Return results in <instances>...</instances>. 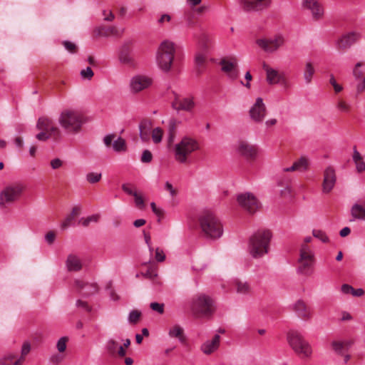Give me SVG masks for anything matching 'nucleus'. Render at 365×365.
Returning a JSON list of instances; mask_svg holds the SVG:
<instances>
[{
  "label": "nucleus",
  "mask_w": 365,
  "mask_h": 365,
  "mask_svg": "<svg viewBox=\"0 0 365 365\" xmlns=\"http://www.w3.org/2000/svg\"><path fill=\"white\" fill-rule=\"evenodd\" d=\"M201 145L200 141L194 136L183 135L173 147V154L175 161L180 164H185L192 154L200 151Z\"/></svg>",
  "instance_id": "f257e3e1"
},
{
  "label": "nucleus",
  "mask_w": 365,
  "mask_h": 365,
  "mask_svg": "<svg viewBox=\"0 0 365 365\" xmlns=\"http://www.w3.org/2000/svg\"><path fill=\"white\" fill-rule=\"evenodd\" d=\"M272 232L268 230H260L255 232L250 238L248 252L254 258H260L267 255L270 248Z\"/></svg>",
  "instance_id": "f03ea898"
},
{
  "label": "nucleus",
  "mask_w": 365,
  "mask_h": 365,
  "mask_svg": "<svg viewBox=\"0 0 365 365\" xmlns=\"http://www.w3.org/2000/svg\"><path fill=\"white\" fill-rule=\"evenodd\" d=\"M176 53L175 42L165 39L160 42L155 54V63L163 72H169L173 64Z\"/></svg>",
  "instance_id": "7ed1b4c3"
},
{
  "label": "nucleus",
  "mask_w": 365,
  "mask_h": 365,
  "mask_svg": "<svg viewBox=\"0 0 365 365\" xmlns=\"http://www.w3.org/2000/svg\"><path fill=\"white\" fill-rule=\"evenodd\" d=\"M199 220L202 232L207 238L217 240L222 237V225L214 212L210 210L203 211Z\"/></svg>",
  "instance_id": "20e7f679"
},
{
  "label": "nucleus",
  "mask_w": 365,
  "mask_h": 365,
  "mask_svg": "<svg viewBox=\"0 0 365 365\" xmlns=\"http://www.w3.org/2000/svg\"><path fill=\"white\" fill-rule=\"evenodd\" d=\"M84 123L83 114L74 108H66L60 113L58 123L67 133H78Z\"/></svg>",
  "instance_id": "39448f33"
},
{
  "label": "nucleus",
  "mask_w": 365,
  "mask_h": 365,
  "mask_svg": "<svg viewBox=\"0 0 365 365\" xmlns=\"http://www.w3.org/2000/svg\"><path fill=\"white\" fill-rule=\"evenodd\" d=\"M287 341L292 350L303 359H310L313 350L310 344L297 331L291 330L287 334Z\"/></svg>",
  "instance_id": "423d86ee"
},
{
  "label": "nucleus",
  "mask_w": 365,
  "mask_h": 365,
  "mask_svg": "<svg viewBox=\"0 0 365 365\" xmlns=\"http://www.w3.org/2000/svg\"><path fill=\"white\" fill-rule=\"evenodd\" d=\"M298 272L309 276L314 272L315 256L312 249L307 245H301L299 250Z\"/></svg>",
  "instance_id": "0eeeda50"
},
{
  "label": "nucleus",
  "mask_w": 365,
  "mask_h": 365,
  "mask_svg": "<svg viewBox=\"0 0 365 365\" xmlns=\"http://www.w3.org/2000/svg\"><path fill=\"white\" fill-rule=\"evenodd\" d=\"M24 191V186L20 183L6 185L0 192V207H4L17 201Z\"/></svg>",
  "instance_id": "6e6552de"
},
{
  "label": "nucleus",
  "mask_w": 365,
  "mask_h": 365,
  "mask_svg": "<svg viewBox=\"0 0 365 365\" xmlns=\"http://www.w3.org/2000/svg\"><path fill=\"white\" fill-rule=\"evenodd\" d=\"M36 128L40 132L36 134V138L40 141H45L59 133L58 128L56 126L53 121L47 117L39 118Z\"/></svg>",
  "instance_id": "1a4fd4ad"
},
{
  "label": "nucleus",
  "mask_w": 365,
  "mask_h": 365,
  "mask_svg": "<svg viewBox=\"0 0 365 365\" xmlns=\"http://www.w3.org/2000/svg\"><path fill=\"white\" fill-rule=\"evenodd\" d=\"M284 43V38L282 34L264 36L256 40V44L264 52L272 53L277 51Z\"/></svg>",
  "instance_id": "9d476101"
},
{
  "label": "nucleus",
  "mask_w": 365,
  "mask_h": 365,
  "mask_svg": "<svg viewBox=\"0 0 365 365\" xmlns=\"http://www.w3.org/2000/svg\"><path fill=\"white\" fill-rule=\"evenodd\" d=\"M191 309L195 314H210L213 312V302L209 297L200 294L193 298Z\"/></svg>",
  "instance_id": "9b49d317"
},
{
  "label": "nucleus",
  "mask_w": 365,
  "mask_h": 365,
  "mask_svg": "<svg viewBox=\"0 0 365 365\" xmlns=\"http://www.w3.org/2000/svg\"><path fill=\"white\" fill-rule=\"evenodd\" d=\"M153 83V78L148 76L138 74L133 76L129 81V88L131 93H138L149 88Z\"/></svg>",
  "instance_id": "f8f14e48"
},
{
  "label": "nucleus",
  "mask_w": 365,
  "mask_h": 365,
  "mask_svg": "<svg viewBox=\"0 0 365 365\" xmlns=\"http://www.w3.org/2000/svg\"><path fill=\"white\" fill-rule=\"evenodd\" d=\"M238 205L249 213H255L260 207L257 197L250 192L241 193L237 195Z\"/></svg>",
  "instance_id": "ddd939ff"
},
{
  "label": "nucleus",
  "mask_w": 365,
  "mask_h": 365,
  "mask_svg": "<svg viewBox=\"0 0 365 365\" xmlns=\"http://www.w3.org/2000/svg\"><path fill=\"white\" fill-rule=\"evenodd\" d=\"M337 177L335 168L329 165L323 171V181L322 185V191L324 194L330 193L335 187Z\"/></svg>",
  "instance_id": "4468645a"
},
{
  "label": "nucleus",
  "mask_w": 365,
  "mask_h": 365,
  "mask_svg": "<svg viewBox=\"0 0 365 365\" xmlns=\"http://www.w3.org/2000/svg\"><path fill=\"white\" fill-rule=\"evenodd\" d=\"M118 58L121 64L128 68H135L137 67V61L132 50L128 45H123L120 47Z\"/></svg>",
  "instance_id": "2eb2a0df"
},
{
  "label": "nucleus",
  "mask_w": 365,
  "mask_h": 365,
  "mask_svg": "<svg viewBox=\"0 0 365 365\" xmlns=\"http://www.w3.org/2000/svg\"><path fill=\"white\" fill-rule=\"evenodd\" d=\"M221 70L231 80H235L239 75L237 60L235 58H223L220 61Z\"/></svg>",
  "instance_id": "dca6fc26"
},
{
  "label": "nucleus",
  "mask_w": 365,
  "mask_h": 365,
  "mask_svg": "<svg viewBox=\"0 0 365 365\" xmlns=\"http://www.w3.org/2000/svg\"><path fill=\"white\" fill-rule=\"evenodd\" d=\"M272 0H241V7L247 11H262L270 6Z\"/></svg>",
  "instance_id": "f3484780"
},
{
  "label": "nucleus",
  "mask_w": 365,
  "mask_h": 365,
  "mask_svg": "<svg viewBox=\"0 0 365 365\" xmlns=\"http://www.w3.org/2000/svg\"><path fill=\"white\" fill-rule=\"evenodd\" d=\"M263 68L266 72L267 81L269 84H279L284 87L287 86V81L284 73L279 72L265 64L263 66Z\"/></svg>",
  "instance_id": "a211bd4d"
},
{
  "label": "nucleus",
  "mask_w": 365,
  "mask_h": 365,
  "mask_svg": "<svg viewBox=\"0 0 365 365\" xmlns=\"http://www.w3.org/2000/svg\"><path fill=\"white\" fill-rule=\"evenodd\" d=\"M267 114V108L263 102V99L260 97L257 98L255 103L250 109V115L252 120L255 122H262Z\"/></svg>",
  "instance_id": "6ab92c4d"
},
{
  "label": "nucleus",
  "mask_w": 365,
  "mask_h": 365,
  "mask_svg": "<svg viewBox=\"0 0 365 365\" xmlns=\"http://www.w3.org/2000/svg\"><path fill=\"white\" fill-rule=\"evenodd\" d=\"M361 38V34L357 31H350L342 35L336 42V47L339 49L346 50L349 48L353 44L358 41Z\"/></svg>",
  "instance_id": "aec40b11"
},
{
  "label": "nucleus",
  "mask_w": 365,
  "mask_h": 365,
  "mask_svg": "<svg viewBox=\"0 0 365 365\" xmlns=\"http://www.w3.org/2000/svg\"><path fill=\"white\" fill-rule=\"evenodd\" d=\"M304 6L309 10L314 19H320L323 17L324 6L318 0H304Z\"/></svg>",
  "instance_id": "412c9836"
},
{
  "label": "nucleus",
  "mask_w": 365,
  "mask_h": 365,
  "mask_svg": "<svg viewBox=\"0 0 365 365\" xmlns=\"http://www.w3.org/2000/svg\"><path fill=\"white\" fill-rule=\"evenodd\" d=\"M220 344V336L216 334L211 339L206 340L202 344L200 350L203 354L210 355L218 349Z\"/></svg>",
  "instance_id": "4be33fe9"
},
{
  "label": "nucleus",
  "mask_w": 365,
  "mask_h": 365,
  "mask_svg": "<svg viewBox=\"0 0 365 365\" xmlns=\"http://www.w3.org/2000/svg\"><path fill=\"white\" fill-rule=\"evenodd\" d=\"M173 103L175 109L185 111H191L195 107L194 98L191 96H176Z\"/></svg>",
  "instance_id": "5701e85b"
},
{
  "label": "nucleus",
  "mask_w": 365,
  "mask_h": 365,
  "mask_svg": "<svg viewBox=\"0 0 365 365\" xmlns=\"http://www.w3.org/2000/svg\"><path fill=\"white\" fill-rule=\"evenodd\" d=\"M235 148L239 154L246 158H252L257 154V148L245 141L240 140L237 142L235 145Z\"/></svg>",
  "instance_id": "b1692460"
},
{
  "label": "nucleus",
  "mask_w": 365,
  "mask_h": 365,
  "mask_svg": "<svg viewBox=\"0 0 365 365\" xmlns=\"http://www.w3.org/2000/svg\"><path fill=\"white\" fill-rule=\"evenodd\" d=\"M123 33V31H120L115 26H99L94 29V34L98 37H108L110 36H120Z\"/></svg>",
  "instance_id": "393cba45"
},
{
  "label": "nucleus",
  "mask_w": 365,
  "mask_h": 365,
  "mask_svg": "<svg viewBox=\"0 0 365 365\" xmlns=\"http://www.w3.org/2000/svg\"><path fill=\"white\" fill-rule=\"evenodd\" d=\"M293 309L297 315L304 319H309L312 317V312L302 300H298L293 305Z\"/></svg>",
  "instance_id": "a878e982"
},
{
  "label": "nucleus",
  "mask_w": 365,
  "mask_h": 365,
  "mask_svg": "<svg viewBox=\"0 0 365 365\" xmlns=\"http://www.w3.org/2000/svg\"><path fill=\"white\" fill-rule=\"evenodd\" d=\"M362 66V63L359 62L355 65L353 69V75L358 81L356 88L359 92H362L365 89V76L360 69Z\"/></svg>",
  "instance_id": "bb28decb"
},
{
  "label": "nucleus",
  "mask_w": 365,
  "mask_h": 365,
  "mask_svg": "<svg viewBox=\"0 0 365 365\" xmlns=\"http://www.w3.org/2000/svg\"><path fill=\"white\" fill-rule=\"evenodd\" d=\"M66 267L69 271H78L82 267L81 260L76 255H69L66 259Z\"/></svg>",
  "instance_id": "cd10ccee"
},
{
  "label": "nucleus",
  "mask_w": 365,
  "mask_h": 365,
  "mask_svg": "<svg viewBox=\"0 0 365 365\" xmlns=\"http://www.w3.org/2000/svg\"><path fill=\"white\" fill-rule=\"evenodd\" d=\"M351 213L354 218L365 221V202L361 204H354L351 209Z\"/></svg>",
  "instance_id": "c85d7f7f"
},
{
  "label": "nucleus",
  "mask_w": 365,
  "mask_h": 365,
  "mask_svg": "<svg viewBox=\"0 0 365 365\" xmlns=\"http://www.w3.org/2000/svg\"><path fill=\"white\" fill-rule=\"evenodd\" d=\"M233 287H235L236 292L242 295L249 294L251 290L250 284L247 282L240 279H235L233 282Z\"/></svg>",
  "instance_id": "c756f323"
},
{
  "label": "nucleus",
  "mask_w": 365,
  "mask_h": 365,
  "mask_svg": "<svg viewBox=\"0 0 365 365\" xmlns=\"http://www.w3.org/2000/svg\"><path fill=\"white\" fill-rule=\"evenodd\" d=\"M168 334L172 338H177L181 343L185 341L183 329L178 324L172 326L169 329Z\"/></svg>",
  "instance_id": "7c9ffc66"
},
{
  "label": "nucleus",
  "mask_w": 365,
  "mask_h": 365,
  "mask_svg": "<svg viewBox=\"0 0 365 365\" xmlns=\"http://www.w3.org/2000/svg\"><path fill=\"white\" fill-rule=\"evenodd\" d=\"M353 160L356 165V170L359 173L365 171V162L364 161L361 154L356 150H354Z\"/></svg>",
  "instance_id": "2f4dec72"
},
{
  "label": "nucleus",
  "mask_w": 365,
  "mask_h": 365,
  "mask_svg": "<svg viewBox=\"0 0 365 365\" xmlns=\"http://www.w3.org/2000/svg\"><path fill=\"white\" fill-rule=\"evenodd\" d=\"M341 292L346 294H351L354 297H361L364 294V292L362 289H354L351 285L344 284L341 286Z\"/></svg>",
  "instance_id": "473e14b6"
},
{
  "label": "nucleus",
  "mask_w": 365,
  "mask_h": 365,
  "mask_svg": "<svg viewBox=\"0 0 365 365\" xmlns=\"http://www.w3.org/2000/svg\"><path fill=\"white\" fill-rule=\"evenodd\" d=\"M315 69L311 62H307L304 71V78L307 83H311L313 76L314 74Z\"/></svg>",
  "instance_id": "72a5a7b5"
},
{
  "label": "nucleus",
  "mask_w": 365,
  "mask_h": 365,
  "mask_svg": "<svg viewBox=\"0 0 365 365\" xmlns=\"http://www.w3.org/2000/svg\"><path fill=\"white\" fill-rule=\"evenodd\" d=\"M164 135L163 130L160 127H156L152 130L151 138L155 144H159L163 140Z\"/></svg>",
  "instance_id": "f704fd0d"
},
{
  "label": "nucleus",
  "mask_w": 365,
  "mask_h": 365,
  "mask_svg": "<svg viewBox=\"0 0 365 365\" xmlns=\"http://www.w3.org/2000/svg\"><path fill=\"white\" fill-rule=\"evenodd\" d=\"M296 170L298 171H305L309 165V160L306 157H301L299 160L294 163Z\"/></svg>",
  "instance_id": "c9c22d12"
},
{
  "label": "nucleus",
  "mask_w": 365,
  "mask_h": 365,
  "mask_svg": "<svg viewBox=\"0 0 365 365\" xmlns=\"http://www.w3.org/2000/svg\"><path fill=\"white\" fill-rule=\"evenodd\" d=\"M113 148L115 152H125L126 150V143L124 139L118 138L113 143Z\"/></svg>",
  "instance_id": "e433bc0d"
},
{
  "label": "nucleus",
  "mask_w": 365,
  "mask_h": 365,
  "mask_svg": "<svg viewBox=\"0 0 365 365\" xmlns=\"http://www.w3.org/2000/svg\"><path fill=\"white\" fill-rule=\"evenodd\" d=\"M99 220L98 215H93L88 217H83L79 220L78 223L83 227H87L91 222H97Z\"/></svg>",
  "instance_id": "4c0bfd02"
},
{
  "label": "nucleus",
  "mask_w": 365,
  "mask_h": 365,
  "mask_svg": "<svg viewBox=\"0 0 365 365\" xmlns=\"http://www.w3.org/2000/svg\"><path fill=\"white\" fill-rule=\"evenodd\" d=\"M212 44V40L207 35H203L199 42L200 47L203 50H207Z\"/></svg>",
  "instance_id": "58836bf2"
},
{
  "label": "nucleus",
  "mask_w": 365,
  "mask_h": 365,
  "mask_svg": "<svg viewBox=\"0 0 365 365\" xmlns=\"http://www.w3.org/2000/svg\"><path fill=\"white\" fill-rule=\"evenodd\" d=\"M101 176H102L101 173L91 172V173H88L86 175V180L90 183L93 184V183H96V182L100 181L101 179Z\"/></svg>",
  "instance_id": "ea45409f"
},
{
  "label": "nucleus",
  "mask_w": 365,
  "mask_h": 365,
  "mask_svg": "<svg viewBox=\"0 0 365 365\" xmlns=\"http://www.w3.org/2000/svg\"><path fill=\"white\" fill-rule=\"evenodd\" d=\"M68 341V338L66 336L61 337L58 339L56 344V347L59 352H63L66 351Z\"/></svg>",
  "instance_id": "a19ab883"
},
{
  "label": "nucleus",
  "mask_w": 365,
  "mask_h": 365,
  "mask_svg": "<svg viewBox=\"0 0 365 365\" xmlns=\"http://www.w3.org/2000/svg\"><path fill=\"white\" fill-rule=\"evenodd\" d=\"M141 313L138 310H133L129 313L128 315V322L131 324H135L138 322L140 317Z\"/></svg>",
  "instance_id": "79ce46f5"
},
{
  "label": "nucleus",
  "mask_w": 365,
  "mask_h": 365,
  "mask_svg": "<svg viewBox=\"0 0 365 365\" xmlns=\"http://www.w3.org/2000/svg\"><path fill=\"white\" fill-rule=\"evenodd\" d=\"M313 236L323 242H327L329 241V237L327 236L326 233L320 230H314L312 232Z\"/></svg>",
  "instance_id": "37998d69"
},
{
  "label": "nucleus",
  "mask_w": 365,
  "mask_h": 365,
  "mask_svg": "<svg viewBox=\"0 0 365 365\" xmlns=\"http://www.w3.org/2000/svg\"><path fill=\"white\" fill-rule=\"evenodd\" d=\"M205 59H206V54L205 52L198 51L196 53L195 56V62L197 66H202L204 64V63L205 62Z\"/></svg>",
  "instance_id": "c03bdc74"
},
{
  "label": "nucleus",
  "mask_w": 365,
  "mask_h": 365,
  "mask_svg": "<svg viewBox=\"0 0 365 365\" xmlns=\"http://www.w3.org/2000/svg\"><path fill=\"white\" fill-rule=\"evenodd\" d=\"M119 345L118 343L113 339L107 341L106 348L110 353H115Z\"/></svg>",
  "instance_id": "a18cd8bd"
},
{
  "label": "nucleus",
  "mask_w": 365,
  "mask_h": 365,
  "mask_svg": "<svg viewBox=\"0 0 365 365\" xmlns=\"http://www.w3.org/2000/svg\"><path fill=\"white\" fill-rule=\"evenodd\" d=\"M133 197L135 198V206L140 210L144 209L145 204H144V200H143V196L141 195V194H140L137 192L136 193H133Z\"/></svg>",
  "instance_id": "49530a36"
},
{
  "label": "nucleus",
  "mask_w": 365,
  "mask_h": 365,
  "mask_svg": "<svg viewBox=\"0 0 365 365\" xmlns=\"http://www.w3.org/2000/svg\"><path fill=\"white\" fill-rule=\"evenodd\" d=\"M103 19L106 21H113L115 19V15L113 14L111 9L107 8L102 11Z\"/></svg>",
  "instance_id": "de8ad7c7"
},
{
  "label": "nucleus",
  "mask_w": 365,
  "mask_h": 365,
  "mask_svg": "<svg viewBox=\"0 0 365 365\" xmlns=\"http://www.w3.org/2000/svg\"><path fill=\"white\" fill-rule=\"evenodd\" d=\"M73 215H68L66 217L63 221L61 222V227L62 229H66L67 227L71 226L74 221Z\"/></svg>",
  "instance_id": "09e8293b"
},
{
  "label": "nucleus",
  "mask_w": 365,
  "mask_h": 365,
  "mask_svg": "<svg viewBox=\"0 0 365 365\" xmlns=\"http://www.w3.org/2000/svg\"><path fill=\"white\" fill-rule=\"evenodd\" d=\"M153 159V155L148 150H145L141 155V162L145 163H150Z\"/></svg>",
  "instance_id": "8fccbe9b"
},
{
  "label": "nucleus",
  "mask_w": 365,
  "mask_h": 365,
  "mask_svg": "<svg viewBox=\"0 0 365 365\" xmlns=\"http://www.w3.org/2000/svg\"><path fill=\"white\" fill-rule=\"evenodd\" d=\"M164 189L170 193L172 197H175L177 195V190L169 181L165 182Z\"/></svg>",
  "instance_id": "3c124183"
},
{
  "label": "nucleus",
  "mask_w": 365,
  "mask_h": 365,
  "mask_svg": "<svg viewBox=\"0 0 365 365\" xmlns=\"http://www.w3.org/2000/svg\"><path fill=\"white\" fill-rule=\"evenodd\" d=\"M155 258L158 262H163L165 259V255L163 250L159 247L155 249Z\"/></svg>",
  "instance_id": "603ef678"
},
{
  "label": "nucleus",
  "mask_w": 365,
  "mask_h": 365,
  "mask_svg": "<svg viewBox=\"0 0 365 365\" xmlns=\"http://www.w3.org/2000/svg\"><path fill=\"white\" fill-rule=\"evenodd\" d=\"M150 308L157 312L159 314H163L164 312V304L158 303V302H152L150 304Z\"/></svg>",
  "instance_id": "864d4df0"
},
{
  "label": "nucleus",
  "mask_w": 365,
  "mask_h": 365,
  "mask_svg": "<svg viewBox=\"0 0 365 365\" xmlns=\"http://www.w3.org/2000/svg\"><path fill=\"white\" fill-rule=\"evenodd\" d=\"M329 83L333 86L334 91L336 93H339L342 91V89H343L342 86L336 83V81L334 78L333 75H331L330 76Z\"/></svg>",
  "instance_id": "5fc2aeb1"
},
{
  "label": "nucleus",
  "mask_w": 365,
  "mask_h": 365,
  "mask_svg": "<svg viewBox=\"0 0 365 365\" xmlns=\"http://www.w3.org/2000/svg\"><path fill=\"white\" fill-rule=\"evenodd\" d=\"M81 76L83 78L91 79L93 76V72L90 67H87L81 71Z\"/></svg>",
  "instance_id": "6e6d98bb"
},
{
  "label": "nucleus",
  "mask_w": 365,
  "mask_h": 365,
  "mask_svg": "<svg viewBox=\"0 0 365 365\" xmlns=\"http://www.w3.org/2000/svg\"><path fill=\"white\" fill-rule=\"evenodd\" d=\"M336 107L341 112L347 113L349 110V106L345 101H340L338 102Z\"/></svg>",
  "instance_id": "4d7b16f0"
},
{
  "label": "nucleus",
  "mask_w": 365,
  "mask_h": 365,
  "mask_svg": "<svg viewBox=\"0 0 365 365\" xmlns=\"http://www.w3.org/2000/svg\"><path fill=\"white\" fill-rule=\"evenodd\" d=\"M63 46L65 47V48L71 52V53H75L76 52V46L75 43L71 42V41H63Z\"/></svg>",
  "instance_id": "13d9d810"
},
{
  "label": "nucleus",
  "mask_w": 365,
  "mask_h": 365,
  "mask_svg": "<svg viewBox=\"0 0 365 365\" xmlns=\"http://www.w3.org/2000/svg\"><path fill=\"white\" fill-rule=\"evenodd\" d=\"M140 137L143 141L147 142L150 139V134L145 128H140Z\"/></svg>",
  "instance_id": "bf43d9fd"
},
{
  "label": "nucleus",
  "mask_w": 365,
  "mask_h": 365,
  "mask_svg": "<svg viewBox=\"0 0 365 365\" xmlns=\"http://www.w3.org/2000/svg\"><path fill=\"white\" fill-rule=\"evenodd\" d=\"M333 349L339 354H341L344 348V344L340 341H334L332 343Z\"/></svg>",
  "instance_id": "052dcab7"
},
{
  "label": "nucleus",
  "mask_w": 365,
  "mask_h": 365,
  "mask_svg": "<svg viewBox=\"0 0 365 365\" xmlns=\"http://www.w3.org/2000/svg\"><path fill=\"white\" fill-rule=\"evenodd\" d=\"M31 349V345L29 342H25L21 347V355L24 358V356L27 355Z\"/></svg>",
  "instance_id": "680f3d73"
},
{
  "label": "nucleus",
  "mask_w": 365,
  "mask_h": 365,
  "mask_svg": "<svg viewBox=\"0 0 365 365\" xmlns=\"http://www.w3.org/2000/svg\"><path fill=\"white\" fill-rule=\"evenodd\" d=\"M123 190L128 195H133V193H136L137 191L133 190L132 187L129 184H123L122 186Z\"/></svg>",
  "instance_id": "e2e57ef3"
},
{
  "label": "nucleus",
  "mask_w": 365,
  "mask_h": 365,
  "mask_svg": "<svg viewBox=\"0 0 365 365\" xmlns=\"http://www.w3.org/2000/svg\"><path fill=\"white\" fill-rule=\"evenodd\" d=\"M144 238H145V243L148 247L150 253H153L154 250L151 245V238H150V235L144 232Z\"/></svg>",
  "instance_id": "0e129e2a"
},
{
  "label": "nucleus",
  "mask_w": 365,
  "mask_h": 365,
  "mask_svg": "<svg viewBox=\"0 0 365 365\" xmlns=\"http://www.w3.org/2000/svg\"><path fill=\"white\" fill-rule=\"evenodd\" d=\"M61 165L62 161L58 158L53 159L51 161V166L53 169H58L61 168Z\"/></svg>",
  "instance_id": "69168bd1"
},
{
  "label": "nucleus",
  "mask_w": 365,
  "mask_h": 365,
  "mask_svg": "<svg viewBox=\"0 0 365 365\" xmlns=\"http://www.w3.org/2000/svg\"><path fill=\"white\" fill-rule=\"evenodd\" d=\"M171 20V16L168 14H163L158 19V23L163 25L165 22H170Z\"/></svg>",
  "instance_id": "338daca9"
},
{
  "label": "nucleus",
  "mask_w": 365,
  "mask_h": 365,
  "mask_svg": "<svg viewBox=\"0 0 365 365\" xmlns=\"http://www.w3.org/2000/svg\"><path fill=\"white\" fill-rule=\"evenodd\" d=\"M55 237H56V235H55L54 232H48L45 236L46 241L48 244H52L54 242Z\"/></svg>",
  "instance_id": "774afa93"
}]
</instances>
